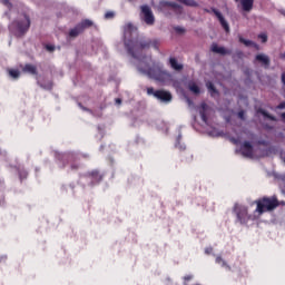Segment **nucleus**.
<instances>
[{"instance_id": "a19ab883", "label": "nucleus", "mask_w": 285, "mask_h": 285, "mask_svg": "<svg viewBox=\"0 0 285 285\" xmlns=\"http://www.w3.org/2000/svg\"><path fill=\"white\" fill-rule=\"evenodd\" d=\"M281 59L285 60V52L281 53Z\"/></svg>"}, {"instance_id": "7c9ffc66", "label": "nucleus", "mask_w": 285, "mask_h": 285, "mask_svg": "<svg viewBox=\"0 0 285 285\" xmlns=\"http://www.w3.org/2000/svg\"><path fill=\"white\" fill-rule=\"evenodd\" d=\"M155 88H153V87H149V88H147V95H154V97H155Z\"/></svg>"}, {"instance_id": "f257e3e1", "label": "nucleus", "mask_w": 285, "mask_h": 285, "mask_svg": "<svg viewBox=\"0 0 285 285\" xmlns=\"http://www.w3.org/2000/svg\"><path fill=\"white\" fill-rule=\"evenodd\" d=\"M125 45L129 55H131L134 59L139 60V63L137 65L139 72L147 75L149 79H155V81H160L161 83L173 79V75L169 71L150 68V65L146 62L147 58L141 57V52H144V50H148L150 48L159 50V41L150 39L129 40Z\"/></svg>"}, {"instance_id": "a878e982", "label": "nucleus", "mask_w": 285, "mask_h": 285, "mask_svg": "<svg viewBox=\"0 0 285 285\" xmlns=\"http://www.w3.org/2000/svg\"><path fill=\"white\" fill-rule=\"evenodd\" d=\"M184 284H188V282H191V279H195V275L188 274L184 276Z\"/></svg>"}, {"instance_id": "39448f33", "label": "nucleus", "mask_w": 285, "mask_h": 285, "mask_svg": "<svg viewBox=\"0 0 285 285\" xmlns=\"http://www.w3.org/2000/svg\"><path fill=\"white\" fill-rule=\"evenodd\" d=\"M140 18L147 26H155V14L148 4L140 7Z\"/></svg>"}, {"instance_id": "aec40b11", "label": "nucleus", "mask_w": 285, "mask_h": 285, "mask_svg": "<svg viewBox=\"0 0 285 285\" xmlns=\"http://www.w3.org/2000/svg\"><path fill=\"white\" fill-rule=\"evenodd\" d=\"M239 42H240V43H244V46H246L247 48H249L250 46H253V48H259V45H258V43H255V42L252 41V40H246V39H244L243 37L239 38Z\"/></svg>"}, {"instance_id": "ddd939ff", "label": "nucleus", "mask_w": 285, "mask_h": 285, "mask_svg": "<svg viewBox=\"0 0 285 285\" xmlns=\"http://www.w3.org/2000/svg\"><path fill=\"white\" fill-rule=\"evenodd\" d=\"M22 72L27 73V75H39V72L37 71V67L32 63H26L22 67Z\"/></svg>"}, {"instance_id": "412c9836", "label": "nucleus", "mask_w": 285, "mask_h": 285, "mask_svg": "<svg viewBox=\"0 0 285 285\" xmlns=\"http://www.w3.org/2000/svg\"><path fill=\"white\" fill-rule=\"evenodd\" d=\"M8 75L11 79H19V77H21V71L18 69H8Z\"/></svg>"}, {"instance_id": "6ab92c4d", "label": "nucleus", "mask_w": 285, "mask_h": 285, "mask_svg": "<svg viewBox=\"0 0 285 285\" xmlns=\"http://www.w3.org/2000/svg\"><path fill=\"white\" fill-rule=\"evenodd\" d=\"M78 26L80 27V30H82L83 32V30H86L87 28H92V21L85 19L80 23H78Z\"/></svg>"}, {"instance_id": "c03bdc74", "label": "nucleus", "mask_w": 285, "mask_h": 285, "mask_svg": "<svg viewBox=\"0 0 285 285\" xmlns=\"http://www.w3.org/2000/svg\"><path fill=\"white\" fill-rule=\"evenodd\" d=\"M79 106L80 108H82V110H88V108H85L83 106H81V104Z\"/></svg>"}, {"instance_id": "2f4dec72", "label": "nucleus", "mask_w": 285, "mask_h": 285, "mask_svg": "<svg viewBox=\"0 0 285 285\" xmlns=\"http://www.w3.org/2000/svg\"><path fill=\"white\" fill-rule=\"evenodd\" d=\"M229 141H232V144H234L235 146H237L239 144V139L232 137L229 138Z\"/></svg>"}, {"instance_id": "49530a36", "label": "nucleus", "mask_w": 285, "mask_h": 285, "mask_svg": "<svg viewBox=\"0 0 285 285\" xmlns=\"http://www.w3.org/2000/svg\"><path fill=\"white\" fill-rule=\"evenodd\" d=\"M259 144H262L263 146H265V145H266V142H265V141H261Z\"/></svg>"}, {"instance_id": "423d86ee", "label": "nucleus", "mask_w": 285, "mask_h": 285, "mask_svg": "<svg viewBox=\"0 0 285 285\" xmlns=\"http://www.w3.org/2000/svg\"><path fill=\"white\" fill-rule=\"evenodd\" d=\"M85 177H87L88 180H90V186H96V184H101L104 180V174L99 171V169H92L91 171H88Z\"/></svg>"}, {"instance_id": "37998d69", "label": "nucleus", "mask_w": 285, "mask_h": 285, "mask_svg": "<svg viewBox=\"0 0 285 285\" xmlns=\"http://www.w3.org/2000/svg\"><path fill=\"white\" fill-rule=\"evenodd\" d=\"M116 104H121V99L120 98L116 99Z\"/></svg>"}, {"instance_id": "0eeeda50", "label": "nucleus", "mask_w": 285, "mask_h": 285, "mask_svg": "<svg viewBox=\"0 0 285 285\" xmlns=\"http://www.w3.org/2000/svg\"><path fill=\"white\" fill-rule=\"evenodd\" d=\"M212 12H214L215 17H217L222 28H224L225 32H230V26H228V22L222 14V12L215 8H212Z\"/></svg>"}, {"instance_id": "20e7f679", "label": "nucleus", "mask_w": 285, "mask_h": 285, "mask_svg": "<svg viewBox=\"0 0 285 285\" xmlns=\"http://www.w3.org/2000/svg\"><path fill=\"white\" fill-rule=\"evenodd\" d=\"M233 212L237 217L239 224H248L250 222V215H248V207L235 204Z\"/></svg>"}, {"instance_id": "b1692460", "label": "nucleus", "mask_w": 285, "mask_h": 285, "mask_svg": "<svg viewBox=\"0 0 285 285\" xmlns=\"http://www.w3.org/2000/svg\"><path fill=\"white\" fill-rule=\"evenodd\" d=\"M189 90L194 92V95H199L200 92L199 86H197L196 83L189 85Z\"/></svg>"}, {"instance_id": "1a4fd4ad", "label": "nucleus", "mask_w": 285, "mask_h": 285, "mask_svg": "<svg viewBox=\"0 0 285 285\" xmlns=\"http://www.w3.org/2000/svg\"><path fill=\"white\" fill-rule=\"evenodd\" d=\"M155 97L156 99H159V101H164V102L173 101V95L170 94V91H166L161 89L156 90Z\"/></svg>"}, {"instance_id": "09e8293b", "label": "nucleus", "mask_w": 285, "mask_h": 285, "mask_svg": "<svg viewBox=\"0 0 285 285\" xmlns=\"http://www.w3.org/2000/svg\"><path fill=\"white\" fill-rule=\"evenodd\" d=\"M180 150H186V147H180Z\"/></svg>"}, {"instance_id": "f3484780", "label": "nucleus", "mask_w": 285, "mask_h": 285, "mask_svg": "<svg viewBox=\"0 0 285 285\" xmlns=\"http://www.w3.org/2000/svg\"><path fill=\"white\" fill-rule=\"evenodd\" d=\"M206 108H208V106L206 104H203L202 110L199 111L200 119L204 121V124H208V116L206 115Z\"/></svg>"}, {"instance_id": "a211bd4d", "label": "nucleus", "mask_w": 285, "mask_h": 285, "mask_svg": "<svg viewBox=\"0 0 285 285\" xmlns=\"http://www.w3.org/2000/svg\"><path fill=\"white\" fill-rule=\"evenodd\" d=\"M179 3H183L184 6H188L189 8H197L199 3L195 0H177Z\"/></svg>"}, {"instance_id": "9b49d317", "label": "nucleus", "mask_w": 285, "mask_h": 285, "mask_svg": "<svg viewBox=\"0 0 285 285\" xmlns=\"http://www.w3.org/2000/svg\"><path fill=\"white\" fill-rule=\"evenodd\" d=\"M169 66L171 70H175L176 72H181V70H184V66L179 63L175 57L169 58Z\"/></svg>"}, {"instance_id": "72a5a7b5", "label": "nucleus", "mask_w": 285, "mask_h": 285, "mask_svg": "<svg viewBox=\"0 0 285 285\" xmlns=\"http://www.w3.org/2000/svg\"><path fill=\"white\" fill-rule=\"evenodd\" d=\"M277 110H284L285 109V101L281 102L279 105H277Z\"/></svg>"}, {"instance_id": "4468645a", "label": "nucleus", "mask_w": 285, "mask_h": 285, "mask_svg": "<svg viewBox=\"0 0 285 285\" xmlns=\"http://www.w3.org/2000/svg\"><path fill=\"white\" fill-rule=\"evenodd\" d=\"M212 52H216V55H230V50L219 47L217 43L212 45Z\"/></svg>"}, {"instance_id": "f704fd0d", "label": "nucleus", "mask_w": 285, "mask_h": 285, "mask_svg": "<svg viewBox=\"0 0 285 285\" xmlns=\"http://www.w3.org/2000/svg\"><path fill=\"white\" fill-rule=\"evenodd\" d=\"M2 3L7 6L8 8L12 7V3H10V0H2Z\"/></svg>"}, {"instance_id": "58836bf2", "label": "nucleus", "mask_w": 285, "mask_h": 285, "mask_svg": "<svg viewBox=\"0 0 285 285\" xmlns=\"http://www.w3.org/2000/svg\"><path fill=\"white\" fill-rule=\"evenodd\" d=\"M71 170H79V165H71Z\"/></svg>"}, {"instance_id": "5701e85b", "label": "nucleus", "mask_w": 285, "mask_h": 285, "mask_svg": "<svg viewBox=\"0 0 285 285\" xmlns=\"http://www.w3.org/2000/svg\"><path fill=\"white\" fill-rule=\"evenodd\" d=\"M160 4L164 7L174 8V10H177L180 8L179 4H177V2L164 1V2H160Z\"/></svg>"}, {"instance_id": "7ed1b4c3", "label": "nucleus", "mask_w": 285, "mask_h": 285, "mask_svg": "<svg viewBox=\"0 0 285 285\" xmlns=\"http://www.w3.org/2000/svg\"><path fill=\"white\" fill-rule=\"evenodd\" d=\"M10 28L14 30L16 37H23L26 32L30 30V17L28 14H23V18L14 20Z\"/></svg>"}, {"instance_id": "6e6552de", "label": "nucleus", "mask_w": 285, "mask_h": 285, "mask_svg": "<svg viewBox=\"0 0 285 285\" xmlns=\"http://www.w3.org/2000/svg\"><path fill=\"white\" fill-rule=\"evenodd\" d=\"M240 153L243 155V157H248L249 159H253V145L250 144V141H244L242 147H240Z\"/></svg>"}, {"instance_id": "a18cd8bd", "label": "nucleus", "mask_w": 285, "mask_h": 285, "mask_svg": "<svg viewBox=\"0 0 285 285\" xmlns=\"http://www.w3.org/2000/svg\"><path fill=\"white\" fill-rule=\"evenodd\" d=\"M281 117H282V119L285 120V112H283V114L281 115Z\"/></svg>"}, {"instance_id": "f8f14e48", "label": "nucleus", "mask_w": 285, "mask_h": 285, "mask_svg": "<svg viewBox=\"0 0 285 285\" xmlns=\"http://www.w3.org/2000/svg\"><path fill=\"white\" fill-rule=\"evenodd\" d=\"M255 61H258V63H262V66H271V58L264 53L256 55Z\"/></svg>"}, {"instance_id": "4c0bfd02", "label": "nucleus", "mask_w": 285, "mask_h": 285, "mask_svg": "<svg viewBox=\"0 0 285 285\" xmlns=\"http://www.w3.org/2000/svg\"><path fill=\"white\" fill-rule=\"evenodd\" d=\"M175 30H176V32H184V28H181V27H176Z\"/></svg>"}, {"instance_id": "ea45409f", "label": "nucleus", "mask_w": 285, "mask_h": 285, "mask_svg": "<svg viewBox=\"0 0 285 285\" xmlns=\"http://www.w3.org/2000/svg\"><path fill=\"white\" fill-rule=\"evenodd\" d=\"M238 117H239V119H244V111H239Z\"/></svg>"}, {"instance_id": "f03ea898", "label": "nucleus", "mask_w": 285, "mask_h": 285, "mask_svg": "<svg viewBox=\"0 0 285 285\" xmlns=\"http://www.w3.org/2000/svg\"><path fill=\"white\" fill-rule=\"evenodd\" d=\"M256 204V213L258 215H264V213H268L271 210H275L277 206H279V200H277V197H263L258 200H255Z\"/></svg>"}, {"instance_id": "bb28decb", "label": "nucleus", "mask_w": 285, "mask_h": 285, "mask_svg": "<svg viewBox=\"0 0 285 285\" xmlns=\"http://www.w3.org/2000/svg\"><path fill=\"white\" fill-rule=\"evenodd\" d=\"M258 39H261L262 43H266V41H268V36L266 33H259Z\"/></svg>"}, {"instance_id": "2eb2a0df", "label": "nucleus", "mask_w": 285, "mask_h": 285, "mask_svg": "<svg viewBox=\"0 0 285 285\" xmlns=\"http://www.w3.org/2000/svg\"><path fill=\"white\" fill-rule=\"evenodd\" d=\"M82 29L79 24H77L73 29H71L69 31V37H71L72 39H75V37H79L81 35Z\"/></svg>"}, {"instance_id": "79ce46f5", "label": "nucleus", "mask_w": 285, "mask_h": 285, "mask_svg": "<svg viewBox=\"0 0 285 285\" xmlns=\"http://www.w3.org/2000/svg\"><path fill=\"white\" fill-rule=\"evenodd\" d=\"M281 14H283V17H285V10H279Z\"/></svg>"}, {"instance_id": "de8ad7c7", "label": "nucleus", "mask_w": 285, "mask_h": 285, "mask_svg": "<svg viewBox=\"0 0 285 285\" xmlns=\"http://www.w3.org/2000/svg\"><path fill=\"white\" fill-rule=\"evenodd\" d=\"M206 12L210 13V10L209 9H205Z\"/></svg>"}, {"instance_id": "4be33fe9", "label": "nucleus", "mask_w": 285, "mask_h": 285, "mask_svg": "<svg viewBox=\"0 0 285 285\" xmlns=\"http://www.w3.org/2000/svg\"><path fill=\"white\" fill-rule=\"evenodd\" d=\"M216 264H220L223 268H227V271H232L230 265H228V263H226V261H224L222 256L216 257Z\"/></svg>"}, {"instance_id": "e433bc0d", "label": "nucleus", "mask_w": 285, "mask_h": 285, "mask_svg": "<svg viewBox=\"0 0 285 285\" xmlns=\"http://www.w3.org/2000/svg\"><path fill=\"white\" fill-rule=\"evenodd\" d=\"M236 56L238 57V59H242V57H244V52L243 51H237Z\"/></svg>"}, {"instance_id": "c756f323", "label": "nucleus", "mask_w": 285, "mask_h": 285, "mask_svg": "<svg viewBox=\"0 0 285 285\" xmlns=\"http://www.w3.org/2000/svg\"><path fill=\"white\" fill-rule=\"evenodd\" d=\"M20 175V179H26V177H28V171L23 170V171H19Z\"/></svg>"}, {"instance_id": "dca6fc26", "label": "nucleus", "mask_w": 285, "mask_h": 285, "mask_svg": "<svg viewBox=\"0 0 285 285\" xmlns=\"http://www.w3.org/2000/svg\"><path fill=\"white\" fill-rule=\"evenodd\" d=\"M206 87L212 97H215V95H219V91H217V88L212 81L206 82Z\"/></svg>"}, {"instance_id": "c85d7f7f", "label": "nucleus", "mask_w": 285, "mask_h": 285, "mask_svg": "<svg viewBox=\"0 0 285 285\" xmlns=\"http://www.w3.org/2000/svg\"><path fill=\"white\" fill-rule=\"evenodd\" d=\"M55 46H52V45H47L46 46V50H48V52H55Z\"/></svg>"}, {"instance_id": "c9c22d12", "label": "nucleus", "mask_w": 285, "mask_h": 285, "mask_svg": "<svg viewBox=\"0 0 285 285\" xmlns=\"http://www.w3.org/2000/svg\"><path fill=\"white\" fill-rule=\"evenodd\" d=\"M281 81H282L283 86H285V71L281 76Z\"/></svg>"}, {"instance_id": "8fccbe9b", "label": "nucleus", "mask_w": 285, "mask_h": 285, "mask_svg": "<svg viewBox=\"0 0 285 285\" xmlns=\"http://www.w3.org/2000/svg\"><path fill=\"white\" fill-rule=\"evenodd\" d=\"M128 28H132V24H128Z\"/></svg>"}, {"instance_id": "9d476101", "label": "nucleus", "mask_w": 285, "mask_h": 285, "mask_svg": "<svg viewBox=\"0 0 285 285\" xmlns=\"http://www.w3.org/2000/svg\"><path fill=\"white\" fill-rule=\"evenodd\" d=\"M235 1L240 3L242 10L244 12H250V10H253V6L255 3V0H235Z\"/></svg>"}, {"instance_id": "393cba45", "label": "nucleus", "mask_w": 285, "mask_h": 285, "mask_svg": "<svg viewBox=\"0 0 285 285\" xmlns=\"http://www.w3.org/2000/svg\"><path fill=\"white\" fill-rule=\"evenodd\" d=\"M261 114L263 115V117H265L266 119H271V121H275V117L271 114H268L266 110H261Z\"/></svg>"}, {"instance_id": "cd10ccee", "label": "nucleus", "mask_w": 285, "mask_h": 285, "mask_svg": "<svg viewBox=\"0 0 285 285\" xmlns=\"http://www.w3.org/2000/svg\"><path fill=\"white\" fill-rule=\"evenodd\" d=\"M115 18V12L108 11L105 13V19H114Z\"/></svg>"}, {"instance_id": "473e14b6", "label": "nucleus", "mask_w": 285, "mask_h": 285, "mask_svg": "<svg viewBox=\"0 0 285 285\" xmlns=\"http://www.w3.org/2000/svg\"><path fill=\"white\" fill-rule=\"evenodd\" d=\"M212 254H213V247H206L205 255H212Z\"/></svg>"}]
</instances>
